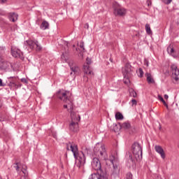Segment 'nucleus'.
<instances>
[{
  "mask_svg": "<svg viewBox=\"0 0 179 179\" xmlns=\"http://www.w3.org/2000/svg\"><path fill=\"white\" fill-rule=\"evenodd\" d=\"M66 150H71L73 154V156L76 159V167L78 169H83L85 167V164H86V157L83 152L78 151V145H75L73 143H66Z\"/></svg>",
  "mask_w": 179,
  "mask_h": 179,
  "instance_id": "1",
  "label": "nucleus"
},
{
  "mask_svg": "<svg viewBox=\"0 0 179 179\" xmlns=\"http://www.w3.org/2000/svg\"><path fill=\"white\" fill-rule=\"evenodd\" d=\"M71 92L59 90L57 92L56 96L64 103H67V104L64 105V108H70V111H72V99H71Z\"/></svg>",
  "mask_w": 179,
  "mask_h": 179,
  "instance_id": "2",
  "label": "nucleus"
},
{
  "mask_svg": "<svg viewBox=\"0 0 179 179\" xmlns=\"http://www.w3.org/2000/svg\"><path fill=\"white\" fill-rule=\"evenodd\" d=\"M94 152L96 156H98L102 160H107L108 159L105 145L97 143L94 148Z\"/></svg>",
  "mask_w": 179,
  "mask_h": 179,
  "instance_id": "3",
  "label": "nucleus"
},
{
  "mask_svg": "<svg viewBox=\"0 0 179 179\" xmlns=\"http://www.w3.org/2000/svg\"><path fill=\"white\" fill-rule=\"evenodd\" d=\"M71 122L69 124V129L72 132H78L79 131V121H80V115L75 112H71Z\"/></svg>",
  "mask_w": 179,
  "mask_h": 179,
  "instance_id": "4",
  "label": "nucleus"
},
{
  "mask_svg": "<svg viewBox=\"0 0 179 179\" xmlns=\"http://www.w3.org/2000/svg\"><path fill=\"white\" fill-rule=\"evenodd\" d=\"M132 153L137 162L142 160V150L143 148L139 143L136 142L131 145Z\"/></svg>",
  "mask_w": 179,
  "mask_h": 179,
  "instance_id": "5",
  "label": "nucleus"
},
{
  "mask_svg": "<svg viewBox=\"0 0 179 179\" xmlns=\"http://www.w3.org/2000/svg\"><path fill=\"white\" fill-rule=\"evenodd\" d=\"M92 167L95 171H97V173L95 174H99V176H103L106 175L107 176L106 173H103L101 171V162H100V160L97 157H94L92 159Z\"/></svg>",
  "mask_w": 179,
  "mask_h": 179,
  "instance_id": "6",
  "label": "nucleus"
},
{
  "mask_svg": "<svg viewBox=\"0 0 179 179\" xmlns=\"http://www.w3.org/2000/svg\"><path fill=\"white\" fill-rule=\"evenodd\" d=\"M25 44L31 51H33V50L34 49L36 50V51H41V50H43V48L36 40L26 41Z\"/></svg>",
  "mask_w": 179,
  "mask_h": 179,
  "instance_id": "7",
  "label": "nucleus"
},
{
  "mask_svg": "<svg viewBox=\"0 0 179 179\" xmlns=\"http://www.w3.org/2000/svg\"><path fill=\"white\" fill-rule=\"evenodd\" d=\"M113 13L115 16H125V15H127V9L121 7V6L117 3L113 5Z\"/></svg>",
  "mask_w": 179,
  "mask_h": 179,
  "instance_id": "8",
  "label": "nucleus"
},
{
  "mask_svg": "<svg viewBox=\"0 0 179 179\" xmlns=\"http://www.w3.org/2000/svg\"><path fill=\"white\" fill-rule=\"evenodd\" d=\"M171 73H172V78L176 82V83H179V69L177 67V65L172 64L171 66Z\"/></svg>",
  "mask_w": 179,
  "mask_h": 179,
  "instance_id": "9",
  "label": "nucleus"
},
{
  "mask_svg": "<svg viewBox=\"0 0 179 179\" xmlns=\"http://www.w3.org/2000/svg\"><path fill=\"white\" fill-rule=\"evenodd\" d=\"M69 66H70L71 72L70 73V75H73V73L77 76L80 73V69H79V66L75 63L73 61H70L69 62Z\"/></svg>",
  "mask_w": 179,
  "mask_h": 179,
  "instance_id": "10",
  "label": "nucleus"
},
{
  "mask_svg": "<svg viewBox=\"0 0 179 179\" xmlns=\"http://www.w3.org/2000/svg\"><path fill=\"white\" fill-rule=\"evenodd\" d=\"M132 66L129 63H126L124 68L122 69L124 78H131L132 75Z\"/></svg>",
  "mask_w": 179,
  "mask_h": 179,
  "instance_id": "11",
  "label": "nucleus"
},
{
  "mask_svg": "<svg viewBox=\"0 0 179 179\" xmlns=\"http://www.w3.org/2000/svg\"><path fill=\"white\" fill-rule=\"evenodd\" d=\"M89 65H90V62L87 61V64H85L83 67V71L85 73L84 79L86 80V82L89 80V78L87 76H86V75H93V71L92 69H90V66Z\"/></svg>",
  "mask_w": 179,
  "mask_h": 179,
  "instance_id": "12",
  "label": "nucleus"
},
{
  "mask_svg": "<svg viewBox=\"0 0 179 179\" xmlns=\"http://www.w3.org/2000/svg\"><path fill=\"white\" fill-rule=\"evenodd\" d=\"M155 150L159 155L162 160H164L166 159V152H164V150L163 148L160 145H155Z\"/></svg>",
  "mask_w": 179,
  "mask_h": 179,
  "instance_id": "13",
  "label": "nucleus"
},
{
  "mask_svg": "<svg viewBox=\"0 0 179 179\" xmlns=\"http://www.w3.org/2000/svg\"><path fill=\"white\" fill-rule=\"evenodd\" d=\"M11 54L14 58H20V59L23 58V52L19 49L11 48Z\"/></svg>",
  "mask_w": 179,
  "mask_h": 179,
  "instance_id": "14",
  "label": "nucleus"
},
{
  "mask_svg": "<svg viewBox=\"0 0 179 179\" xmlns=\"http://www.w3.org/2000/svg\"><path fill=\"white\" fill-rule=\"evenodd\" d=\"M126 159H127V166L128 167H131V166H134L135 161L134 160V158H132V154H131V152L127 153Z\"/></svg>",
  "mask_w": 179,
  "mask_h": 179,
  "instance_id": "15",
  "label": "nucleus"
},
{
  "mask_svg": "<svg viewBox=\"0 0 179 179\" xmlns=\"http://www.w3.org/2000/svg\"><path fill=\"white\" fill-rule=\"evenodd\" d=\"M18 15L15 13H10L8 15V19L10 20V22H16V20H17V17H18Z\"/></svg>",
  "mask_w": 179,
  "mask_h": 179,
  "instance_id": "16",
  "label": "nucleus"
},
{
  "mask_svg": "<svg viewBox=\"0 0 179 179\" xmlns=\"http://www.w3.org/2000/svg\"><path fill=\"white\" fill-rule=\"evenodd\" d=\"M120 176V169H113L112 170V173H111V178H117Z\"/></svg>",
  "mask_w": 179,
  "mask_h": 179,
  "instance_id": "17",
  "label": "nucleus"
},
{
  "mask_svg": "<svg viewBox=\"0 0 179 179\" xmlns=\"http://www.w3.org/2000/svg\"><path fill=\"white\" fill-rule=\"evenodd\" d=\"M48 27H50V24L48 23V22L43 21V22L41 24L40 28L42 30H47V29H48Z\"/></svg>",
  "mask_w": 179,
  "mask_h": 179,
  "instance_id": "18",
  "label": "nucleus"
},
{
  "mask_svg": "<svg viewBox=\"0 0 179 179\" xmlns=\"http://www.w3.org/2000/svg\"><path fill=\"white\" fill-rule=\"evenodd\" d=\"M145 76L147 77V82L150 84V83H155V80L153 78H152V75L149 73H147L145 74Z\"/></svg>",
  "mask_w": 179,
  "mask_h": 179,
  "instance_id": "19",
  "label": "nucleus"
},
{
  "mask_svg": "<svg viewBox=\"0 0 179 179\" xmlns=\"http://www.w3.org/2000/svg\"><path fill=\"white\" fill-rule=\"evenodd\" d=\"M121 128H123L124 129H129L131 128V123L130 122H124L120 125Z\"/></svg>",
  "mask_w": 179,
  "mask_h": 179,
  "instance_id": "20",
  "label": "nucleus"
},
{
  "mask_svg": "<svg viewBox=\"0 0 179 179\" xmlns=\"http://www.w3.org/2000/svg\"><path fill=\"white\" fill-rule=\"evenodd\" d=\"M115 119L117 120H124V115H122V113H120V112H117L115 113Z\"/></svg>",
  "mask_w": 179,
  "mask_h": 179,
  "instance_id": "21",
  "label": "nucleus"
},
{
  "mask_svg": "<svg viewBox=\"0 0 179 179\" xmlns=\"http://www.w3.org/2000/svg\"><path fill=\"white\" fill-rule=\"evenodd\" d=\"M9 87H15V89H19V85H17L15 82L13 80H10L8 83Z\"/></svg>",
  "mask_w": 179,
  "mask_h": 179,
  "instance_id": "22",
  "label": "nucleus"
},
{
  "mask_svg": "<svg viewBox=\"0 0 179 179\" xmlns=\"http://www.w3.org/2000/svg\"><path fill=\"white\" fill-rule=\"evenodd\" d=\"M145 31L148 34H152V29H150V24H145Z\"/></svg>",
  "mask_w": 179,
  "mask_h": 179,
  "instance_id": "23",
  "label": "nucleus"
},
{
  "mask_svg": "<svg viewBox=\"0 0 179 179\" xmlns=\"http://www.w3.org/2000/svg\"><path fill=\"white\" fill-rule=\"evenodd\" d=\"M167 51H168V53L171 54V55H173V54H174V48L171 45H170L167 48Z\"/></svg>",
  "mask_w": 179,
  "mask_h": 179,
  "instance_id": "24",
  "label": "nucleus"
},
{
  "mask_svg": "<svg viewBox=\"0 0 179 179\" xmlns=\"http://www.w3.org/2000/svg\"><path fill=\"white\" fill-rule=\"evenodd\" d=\"M22 171L24 176H27V166L26 165L22 166Z\"/></svg>",
  "mask_w": 179,
  "mask_h": 179,
  "instance_id": "25",
  "label": "nucleus"
},
{
  "mask_svg": "<svg viewBox=\"0 0 179 179\" xmlns=\"http://www.w3.org/2000/svg\"><path fill=\"white\" fill-rule=\"evenodd\" d=\"M61 58L64 62H66V61H68V56H66V54L65 53H62Z\"/></svg>",
  "mask_w": 179,
  "mask_h": 179,
  "instance_id": "26",
  "label": "nucleus"
},
{
  "mask_svg": "<svg viewBox=\"0 0 179 179\" xmlns=\"http://www.w3.org/2000/svg\"><path fill=\"white\" fill-rule=\"evenodd\" d=\"M129 83H130L129 77H124V84L128 86Z\"/></svg>",
  "mask_w": 179,
  "mask_h": 179,
  "instance_id": "27",
  "label": "nucleus"
},
{
  "mask_svg": "<svg viewBox=\"0 0 179 179\" xmlns=\"http://www.w3.org/2000/svg\"><path fill=\"white\" fill-rule=\"evenodd\" d=\"M138 77L143 78V70L142 69H138Z\"/></svg>",
  "mask_w": 179,
  "mask_h": 179,
  "instance_id": "28",
  "label": "nucleus"
},
{
  "mask_svg": "<svg viewBox=\"0 0 179 179\" xmlns=\"http://www.w3.org/2000/svg\"><path fill=\"white\" fill-rule=\"evenodd\" d=\"M161 1L166 5H170V3H171V2H173V0H161Z\"/></svg>",
  "mask_w": 179,
  "mask_h": 179,
  "instance_id": "29",
  "label": "nucleus"
},
{
  "mask_svg": "<svg viewBox=\"0 0 179 179\" xmlns=\"http://www.w3.org/2000/svg\"><path fill=\"white\" fill-rule=\"evenodd\" d=\"M130 96L131 97H136V92H135L134 90H131L130 91Z\"/></svg>",
  "mask_w": 179,
  "mask_h": 179,
  "instance_id": "30",
  "label": "nucleus"
},
{
  "mask_svg": "<svg viewBox=\"0 0 179 179\" xmlns=\"http://www.w3.org/2000/svg\"><path fill=\"white\" fill-rule=\"evenodd\" d=\"M110 162L112 163L113 168V170H116V169H118V166L117 164H114V160L110 159Z\"/></svg>",
  "mask_w": 179,
  "mask_h": 179,
  "instance_id": "31",
  "label": "nucleus"
},
{
  "mask_svg": "<svg viewBox=\"0 0 179 179\" xmlns=\"http://www.w3.org/2000/svg\"><path fill=\"white\" fill-rule=\"evenodd\" d=\"M14 167L16 171H19V170L20 169V167H19V162L15 163V166Z\"/></svg>",
  "mask_w": 179,
  "mask_h": 179,
  "instance_id": "32",
  "label": "nucleus"
},
{
  "mask_svg": "<svg viewBox=\"0 0 179 179\" xmlns=\"http://www.w3.org/2000/svg\"><path fill=\"white\" fill-rule=\"evenodd\" d=\"M79 47H80V48H83V50H85V43L80 42Z\"/></svg>",
  "mask_w": 179,
  "mask_h": 179,
  "instance_id": "33",
  "label": "nucleus"
},
{
  "mask_svg": "<svg viewBox=\"0 0 179 179\" xmlns=\"http://www.w3.org/2000/svg\"><path fill=\"white\" fill-rule=\"evenodd\" d=\"M131 103H132V106H136V104H138V102L136 101V99H132Z\"/></svg>",
  "mask_w": 179,
  "mask_h": 179,
  "instance_id": "34",
  "label": "nucleus"
},
{
  "mask_svg": "<svg viewBox=\"0 0 179 179\" xmlns=\"http://www.w3.org/2000/svg\"><path fill=\"white\" fill-rule=\"evenodd\" d=\"M144 65H145V66H149V62L148 59L144 60Z\"/></svg>",
  "mask_w": 179,
  "mask_h": 179,
  "instance_id": "35",
  "label": "nucleus"
},
{
  "mask_svg": "<svg viewBox=\"0 0 179 179\" xmlns=\"http://www.w3.org/2000/svg\"><path fill=\"white\" fill-rule=\"evenodd\" d=\"M158 100L162 102L164 100V99H163V96H162L161 95H158Z\"/></svg>",
  "mask_w": 179,
  "mask_h": 179,
  "instance_id": "36",
  "label": "nucleus"
},
{
  "mask_svg": "<svg viewBox=\"0 0 179 179\" xmlns=\"http://www.w3.org/2000/svg\"><path fill=\"white\" fill-rule=\"evenodd\" d=\"M21 82H22V83H27V80L26 78H21Z\"/></svg>",
  "mask_w": 179,
  "mask_h": 179,
  "instance_id": "37",
  "label": "nucleus"
},
{
  "mask_svg": "<svg viewBox=\"0 0 179 179\" xmlns=\"http://www.w3.org/2000/svg\"><path fill=\"white\" fill-rule=\"evenodd\" d=\"M0 86L3 87L5 86V84L2 83V79L0 78Z\"/></svg>",
  "mask_w": 179,
  "mask_h": 179,
  "instance_id": "38",
  "label": "nucleus"
},
{
  "mask_svg": "<svg viewBox=\"0 0 179 179\" xmlns=\"http://www.w3.org/2000/svg\"><path fill=\"white\" fill-rule=\"evenodd\" d=\"M3 61V57L1 55H0V62H2Z\"/></svg>",
  "mask_w": 179,
  "mask_h": 179,
  "instance_id": "39",
  "label": "nucleus"
},
{
  "mask_svg": "<svg viewBox=\"0 0 179 179\" xmlns=\"http://www.w3.org/2000/svg\"><path fill=\"white\" fill-rule=\"evenodd\" d=\"M164 99H165L166 100H167V99H169V95L164 94Z\"/></svg>",
  "mask_w": 179,
  "mask_h": 179,
  "instance_id": "40",
  "label": "nucleus"
},
{
  "mask_svg": "<svg viewBox=\"0 0 179 179\" xmlns=\"http://www.w3.org/2000/svg\"><path fill=\"white\" fill-rule=\"evenodd\" d=\"M162 103H163V104L167 107V103H166V101L164 100Z\"/></svg>",
  "mask_w": 179,
  "mask_h": 179,
  "instance_id": "41",
  "label": "nucleus"
},
{
  "mask_svg": "<svg viewBox=\"0 0 179 179\" xmlns=\"http://www.w3.org/2000/svg\"><path fill=\"white\" fill-rule=\"evenodd\" d=\"M85 152H87V153H89V152H90V149L86 148V149H85Z\"/></svg>",
  "mask_w": 179,
  "mask_h": 179,
  "instance_id": "42",
  "label": "nucleus"
},
{
  "mask_svg": "<svg viewBox=\"0 0 179 179\" xmlns=\"http://www.w3.org/2000/svg\"><path fill=\"white\" fill-rule=\"evenodd\" d=\"M7 0H1V1L3 3H5V2H6Z\"/></svg>",
  "mask_w": 179,
  "mask_h": 179,
  "instance_id": "43",
  "label": "nucleus"
},
{
  "mask_svg": "<svg viewBox=\"0 0 179 179\" xmlns=\"http://www.w3.org/2000/svg\"><path fill=\"white\" fill-rule=\"evenodd\" d=\"M156 179H162L161 176H157Z\"/></svg>",
  "mask_w": 179,
  "mask_h": 179,
  "instance_id": "44",
  "label": "nucleus"
},
{
  "mask_svg": "<svg viewBox=\"0 0 179 179\" xmlns=\"http://www.w3.org/2000/svg\"><path fill=\"white\" fill-rule=\"evenodd\" d=\"M13 78H15V77L11 76V77H8V79H9L10 80V79H13Z\"/></svg>",
  "mask_w": 179,
  "mask_h": 179,
  "instance_id": "45",
  "label": "nucleus"
},
{
  "mask_svg": "<svg viewBox=\"0 0 179 179\" xmlns=\"http://www.w3.org/2000/svg\"><path fill=\"white\" fill-rule=\"evenodd\" d=\"M19 87H22V84L18 85Z\"/></svg>",
  "mask_w": 179,
  "mask_h": 179,
  "instance_id": "46",
  "label": "nucleus"
},
{
  "mask_svg": "<svg viewBox=\"0 0 179 179\" xmlns=\"http://www.w3.org/2000/svg\"><path fill=\"white\" fill-rule=\"evenodd\" d=\"M1 107H2V105L0 103V108H1Z\"/></svg>",
  "mask_w": 179,
  "mask_h": 179,
  "instance_id": "47",
  "label": "nucleus"
},
{
  "mask_svg": "<svg viewBox=\"0 0 179 179\" xmlns=\"http://www.w3.org/2000/svg\"><path fill=\"white\" fill-rule=\"evenodd\" d=\"M1 121H5V120H1Z\"/></svg>",
  "mask_w": 179,
  "mask_h": 179,
  "instance_id": "48",
  "label": "nucleus"
},
{
  "mask_svg": "<svg viewBox=\"0 0 179 179\" xmlns=\"http://www.w3.org/2000/svg\"><path fill=\"white\" fill-rule=\"evenodd\" d=\"M73 47L75 48V45H73Z\"/></svg>",
  "mask_w": 179,
  "mask_h": 179,
  "instance_id": "49",
  "label": "nucleus"
},
{
  "mask_svg": "<svg viewBox=\"0 0 179 179\" xmlns=\"http://www.w3.org/2000/svg\"><path fill=\"white\" fill-rule=\"evenodd\" d=\"M89 59L88 58H87V61Z\"/></svg>",
  "mask_w": 179,
  "mask_h": 179,
  "instance_id": "50",
  "label": "nucleus"
}]
</instances>
